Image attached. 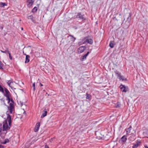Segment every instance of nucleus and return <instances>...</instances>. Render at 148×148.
Listing matches in <instances>:
<instances>
[{
	"label": "nucleus",
	"instance_id": "obj_33",
	"mask_svg": "<svg viewBox=\"0 0 148 148\" xmlns=\"http://www.w3.org/2000/svg\"><path fill=\"white\" fill-rule=\"evenodd\" d=\"M145 148H148V147L146 145H145Z\"/></svg>",
	"mask_w": 148,
	"mask_h": 148
},
{
	"label": "nucleus",
	"instance_id": "obj_29",
	"mask_svg": "<svg viewBox=\"0 0 148 148\" xmlns=\"http://www.w3.org/2000/svg\"><path fill=\"white\" fill-rule=\"evenodd\" d=\"M0 100L1 101V102H3L4 104H5V102H4V101L3 100V99H1V100Z\"/></svg>",
	"mask_w": 148,
	"mask_h": 148
},
{
	"label": "nucleus",
	"instance_id": "obj_10",
	"mask_svg": "<svg viewBox=\"0 0 148 148\" xmlns=\"http://www.w3.org/2000/svg\"><path fill=\"white\" fill-rule=\"evenodd\" d=\"M131 136L129 137V139L130 140L132 141L135 139V135L133 133H132L131 134Z\"/></svg>",
	"mask_w": 148,
	"mask_h": 148
},
{
	"label": "nucleus",
	"instance_id": "obj_22",
	"mask_svg": "<svg viewBox=\"0 0 148 148\" xmlns=\"http://www.w3.org/2000/svg\"><path fill=\"white\" fill-rule=\"evenodd\" d=\"M9 142V140L8 139H5L4 141L3 142V144H5L7 143H8Z\"/></svg>",
	"mask_w": 148,
	"mask_h": 148
},
{
	"label": "nucleus",
	"instance_id": "obj_37",
	"mask_svg": "<svg viewBox=\"0 0 148 148\" xmlns=\"http://www.w3.org/2000/svg\"><path fill=\"white\" fill-rule=\"evenodd\" d=\"M21 103V106H22L23 105V103Z\"/></svg>",
	"mask_w": 148,
	"mask_h": 148
},
{
	"label": "nucleus",
	"instance_id": "obj_18",
	"mask_svg": "<svg viewBox=\"0 0 148 148\" xmlns=\"http://www.w3.org/2000/svg\"><path fill=\"white\" fill-rule=\"evenodd\" d=\"M86 99H88L90 100V98L91 97V95L90 94H88V93H86Z\"/></svg>",
	"mask_w": 148,
	"mask_h": 148
},
{
	"label": "nucleus",
	"instance_id": "obj_26",
	"mask_svg": "<svg viewBox=\"0 0 148 148\" xmlns=\"http://www.w3.org/2000/svg\"><path fill=\"white\" fill-rule=\"evenodd\" d=\"M33 16H29L28 17V18L29 19H30L32 20L33 19Z\"/></svg>",
	"mask_w": 148,
	"mask_h": 148
},
{
	"label": "nucleus",
	"instance_id": "obj_7",
	"mask_svg": "<svg viewBox=\"0 0 148 148\" xmlns=\"http://www.w3.org/2000/svg\"><path fill=\"white\" fill-rule=\"evenodd\" d=\"M86 49V47L84 46L81 47L78 49V53H81L83 52Z\"/></svg>",
	"mask_w": 148,
	"mask_h": 148
},
{
	"label": "nucleus",
	"instance_id": "obj_5",
	"mask_svg": "<svg viewBox=\"0 0 148 148\" xmlns=\"http://www.w3.org/2000/svg\"><path fill=\"white\" fill-rule=\"evenodd\" d=\"M120 88L121 90L123 92H125L128 91V87L122 85H121L120 86Z\"/></svg>",
	"mask_w": 148,
	"mask_h": 148
},
{
	"label": "nucleus",
	"instance_id": "obj_12",
	"mask_svg": "<svg viewBox=\"0 0 148 148\" xmlns=\"http://www.w3.org/2000/svg\"><path fill=\"white\" fill-rule=\"evenodd\" d=\"M132 128L131 126H130L128 128L126 129V134L127 135H130V131Z\"/></svg>",
	"mask_w": 148,
	"mask_h": 148
},
{
	"label": "nucleus",
	"instance_id": "obj_28",
	"mask_svg": "<svg viewBox=\"0 0 148 148\" xmlns=\"http://www.w3.org/2000/svg\"><path fill=\"white\" fill-rule=\"evenodd\" d=\"M7 51H9L8 50H5V51H1V52L3 53H6V52L7 53Z\"/></svg>",
	"mask_w": 148,
	"mask_h": 148
},
{
	"label": "nucleus",
	"instance_id": "obj_30",
	"mask_svg": "<svg viewBox=\"0 0 148 148\" xmlns=\"http://www.w3.org/2000/svg\"><path fill=\"white\" fill-rule=\"evenodd\" d=\"M116 75H118V76L119 77V76L120 75V74H119V73L118 72H116Z\"/></svg>",
	"mask_w": 148,
	"mask_h": 148
},
{
	"label": "nucleus",
	"instance_id": "obj_14",
	"mask_svg": "<svg viewBox=\"0 0 148 148\" xmlns=\"http://www.w3.org/2000/svg\"><path fill=\"white\" fill-rule=\"evenodd\" d=\"M30 56L28 55H26V56L25 63H28L29 61Z\"/></svg>",
	"mask_w": 148,
	"mask_h": 148
},
{
	"label": "nucleus",
	"instance_id": "obj_27",
	"mask_svg": "<svg viewBox=\"0 0 148 148\" xmlns=\"http://www.w3.org/2000/svg\"><path fill=\"white\" fill-rule=\"evenodd\" d=\"M0 69H3L2 67V65L1 64V62L0 61Z\"/></svg>",
	"mask_w": 148,
	"mask_h": 148
},
{
	"label": "nucleus",
	"instance_id": "obj_25",
	"mask_svg": "<svg viewBox=\"0 0 148 148\" xmlns=\"http://www.w3.org/2000/svg\"><path fill=\"white\" fill-rule=\"evenodd\" d=\"M7 52L9 54V58L10 59V60H12V56H11V54H10V52L9 51H7Z\"/></svg>",
	"mask_w": 148,
	"mask_h": 148
},
{
	"label": "nucleus",
	"instance_id": "obj_35",
	"mask_svg": "<svg viewBox=\"0 0 148 148\" xmlns=\"http://www.w3.org/2000/svg\"><path fill=\"white\" fill-rule=\"evenodd\" d=\"M40 84L41 86H43V85L41 83H40Z\"/></svg>",
	"mask_w": 148,
	"mask_h": 148
},
{
	"label": "nucleus",
	"instance_id": "obj_2",
	"mask_svg": "<svg viewBox=\"0 0 148 148\" xmlns=\"http://www.w3.org/2000/svg\"><path fill=\"white\" fill-rule=\"evenodd\" d=\"M4 96L7 97V99L8 101V103H9L10 101V93L8 90L6 88H5L4 91V93H3Z\"/></svg>",
	"mask_w": 148,
	"mask_h": 148
},
{
	"label": "nucleus",
	"instance_id": "obj_1",
	"mask_svg": "<svg viewBox=\"0 0 148 148\" xmlns=\"http://www.w3.org/2000/svg\"><path fill=\"white\" fill-rule=\"evenodd\" d=\"M8 110L7 111L6 114L7 115V118L3 123V131H7L10 130L11 122V118L9 114V111L10 114H12L13 111L14 110V104L10 103L9 106L8 107Z\"/></svg>",
	"mask_w": 148,
	"mask_h": 148
},
{
	"label": "nucleus",
	"instance_id": "obj_13",
	"mask_svg": "<svg viewBox=\"0 0 148 148\" xmlns=\"http://www.w3.org/2000/svg\"><path fill=\"white\" fill-rule=\"evenodd\" d=\"M33 2L34 1H33V0H27V1L28 5H32Z\"/></svg>",
	"mask_w": 148,
	"mask_h": 148
},
{
	"label": "nucleus",
	"instance_id": "obj_9",
	"mask_svg": "<svg viewBox=\"0 0 148 148\" xmlns=\"http://www.w3.org/2000/svg\"><path fill=\"white\" fill-rule=\"evenodd\" d=\"M40 125V123H37L36 125L35 128L34 129V131L35 132H37L39 130V127Z\"/></svg>",
	"mask_w": 148,
	"mask_h": 148
},
{
	"label": "nucleus",
	"instance_id": "obj_23",
	"mask_svg": "<svg viewBox=\"0 0 148 148\" xmlns=\"http://www.w3.org/2000/svg\"><path fill=\"white\" fill-rule=\"evenodd\" d=\"M33 90L34 91L35 90V83H33L32 85Z\"/></svg>",
	"mask_w": 148,
	"mask_h": 148
},
{
	"label": "nucleus",
	"instance_id": "obj_24",
	"mask_svg": "<svg viewBox=\"0 0 148 148\" xmlns=\"http://www.w3.org/2000/svg\"><path fill=\"white\" fill-rule=\"evenodd\" d=\"M0 91L3 93H4V90L3 88L0 85Z\"/></svg>",
	"mask_w": 148,
	"mask_h": 148
},
{
	"label": "nucleus",
	"instance_id": "obj_20",
	"mask_svg": "<svg viewBox=\"0 0 148 148\" xmlns=\"http://www.w3.org/2000/svg\"><path fill=\"white\" fill-rule=\"evenodd\" d=\"M5 5V3H3V2L0 3V7H3Z\"/></svg>",
	"mask_w": 148,
	"mask_h": 148
},
{
	"label": "nucleus",
	"instance_id": "obj_34",
	"mask_svg": "<svg viewBox=\"0 0 148 148\" xmlns=\"http://www.w3.org/2000/svg\"><path fill=\"white\" fill-rule=\"evenodd\" d=\"M3 147L1 145H0V148H3Z\"/></svg>",
	"mask_w": 148,
	"mask_h": 148
},
{
	"label": "nucleus",
	"instance_id": "obj_4",
	"mask_svg": "<svg viewBox=\"0 0 148 148\" xmlns=\"http://www.w3.org/2000/svg\"><path fill=\"white\" fill-rule=\"evenodd\" d=\"M8 85L11 88L15 89L14 88V85L15 84L11 80H9L7 82Z\"/></svg>",
	"mask_w": 148,
	"mask_h": 148
},
{
	"label": "nucleus",
	"instance_id": "obj_38",
	"mask_svg": "<svg viewBox=\"0 0 148 148\" xmlns=\"http://www.w3.org/2000/svg\"><path fill=\"white\" fill-rule=\"evenodd\" d=\"M92 2H93V3H95V1H92Z\"/></svg>",
	"mask_w": 148,
	"mask_h": 148
},
{
	"label": "nucleus",
	"instance_id": "obj_40",
	"mask_svg": "<svg viewBox=\"0 0 148 148\" xmlns=\"http://www.w3.org/2000/svg\"><path fill=\"white\" fill-rule=\"evenodd\" d=\"M21 29H22V30H23V28H21Z\"/></svg>",
	"mask_w": 148,
	"mask_h": 148
},
{
	"label": "nucleus",
	"instance_id": "obj_36",
	"mask_svg": "<svg viewBox=\"0 0 148 148\" xmlns=\"http://www.w3.org/2000/svg\"><path fill=\"white\" fill-rule=\"evenodd\" d=\"M29 48V49H31L30 47V46H28V47H27V48Z\"/></svg>",
	"mask_w": 148,
	"mask_h": 148
},
{
	"label": "nucleus",
	"instance_id": "obj_11",
	"mask_svg": "<svg viewBox=\"0 0 148 148\" xmlns=\"http://www.w3.org/2000/svg\"><path fill=\"white\" fill-rule=\"evenodd\" d=\"M47 112L46 109H45L44 110V112L42 114L41 116V118H42L47 115Z\"/></svg>",
	"mask_w": 148,
	"mask_h": 148
},
{
	"label": "nucleus",
	"instance_id": "obj_21",
	"mask_svg": "<svg viewBox=\"0 0 148 148\" xmlns=\"http://www.w3.org/2000/svg\"><path fill=\"white\" fill-rule=\"evenodd\" d=\"M37 8L36 7H34L32 10V12H36L37 10Z\"/></svg>",
	"mask_w": 148,
	"mask_h": 148
},
{
	"label": "nucleus",
	"instance_id": "obj_39",
	"mask_svg": "<svg viewBox=\"0 0 148 148\" xmlns=\"http://www.w3.org/2000/svg\"><path fill=\"white\" fill-rule=\"evenodd\" d=\"M24 114H25V112L24 111Z\"/></svg>",
	"mask_w": 148,
	"mask_h": 148
},
{
	"label": "nucleus",
	"instance_id": "obj_15",
	"mask_svg": "<svg viewBox=\"0 0 148 148\" xmlns=\"http://www.w3.org/2000/svg\"><path fill=\"white\" fill-rule=\"evenodd\" d=\"M69 38L71 40V41L72 42H74L75 40V38L71 35H70Z\"/></svg>",
	"mask_w": 148,
	"mask_h": 148
},
{
	"label": "nucleus",
	"instance_id": "obj_3",
	"mask_svg": "<svg viewBox=\"0 0 148 148\" xmlns=\"http://www.w3.org/2000/svg\"><path fill=\"white\" fill-rule=\"evenodd\" d=\"M87 42L90 44H92L93 42V40L91 39H88L87 37L84 38L82 40L83 44Z\"/></svg>",
	"mask_w": 148,
	"mask_h": 148
},
{
	"label": "nucleus",
	"instance_id": "obj_8",
	"mask_svg": "<svg viewBox=\"0 0 148 148\" xmlns=\"http://www.w3.org/2000/svg\"><path fill=\"white\" fill-rule=\"evenodd\" d=\"M77 18H78L79 19L83 21L85 20L83 16L80 13H78L76 16Z\"/></svg>",
	"mask_w": 148,
	"mask_h": 148
},
{
	"label": "nucleus",
	"instance_id": "obj_16",
	"mask_svg": "<svg viewBox=\"0 0 148 148\" xmlns=\"http://www.w3.org/2000/svg\"><path fill=\"white\" fill-rule=\"evenodd\" d=\"M114 42L113 41H111L110 42V43L109 44L110 47L111 48H112L114 47Z\"/></svg>",
	"mask_w": 148,
	"mask_h": 148
},
{
	"label": "nucleus",
	"instance_id": "obj_32",
	"mask_svg": "<svg viewBox=\"0 0 148 148\" xmlns=\"http://www.w3.org/2000/svg\"><path fill=\"white\" fill-rule=\"evenodd\" d=\"M54 139V138H52L50 140V142H51V141L53 140Z\"/></svg>",
	"mask_w": 148,
	"mask_h": 148
},
{
	"label": "nucleus",
	"instance_id": "obj_6",
	"mask_svg": "<svg viewBox=\"0 0 148 148\" xmlns=\"http://www.w3.org/2000/svg\"><path fill=\"white\" fill-rule=\"evenodd\" d=\"M126 140V136L124 135L121 138L120 140L119 141V142L120 143L123 144L125 142Z\"/></svg>",
	"mask_w": 148,
	"mask_h": 148
},
{
	"label": "nucleus",
	"instance_id": "obj_31",
	"mask_svg": "<svg viewBox=\"0 0 148 148\" xmlns=\"http://www.w3.org/2000/svg\"><path fill=\"white\" fill-rule=\"evenodd\" d=\"M45 148H49V147L47 145H45Z\"/></svg>",
	"mask_w": 148,
	"mask_h": 148
},
{
	"label": "nucleus",
	"instance_id": "obj_17",
	"mask_svg": "<svg viewBox=\"0 0 148 148\" xmlns=\"http://www.w3.org/2000/svg\"><path fill=\"white\" fill-rule=\"evenodd\" d=\"M119 77V79L120 80H122V81H123L125 80H126V78H125L123 76H121V75H120Z\"/></svg>",
	"mask_w": 148,
	"mask_h": 148
},
{
	"label": "nucleus",
	"instance_id": "obj_19",
	"mask_svg": "<svg viewBox=\"0 0 148 148\" xmlns=\"http://www.w3.org/2000/svg\"><path fill=\"white\" fill-rule=\"evenodd\" d=\"M89 52H88L86 54L84 55L82 59H84L86 58V57L88 55V54L89 53Z\"/></svg>",
	"mask_w": 148,
	"mask_h": 148
}]
</instances>
